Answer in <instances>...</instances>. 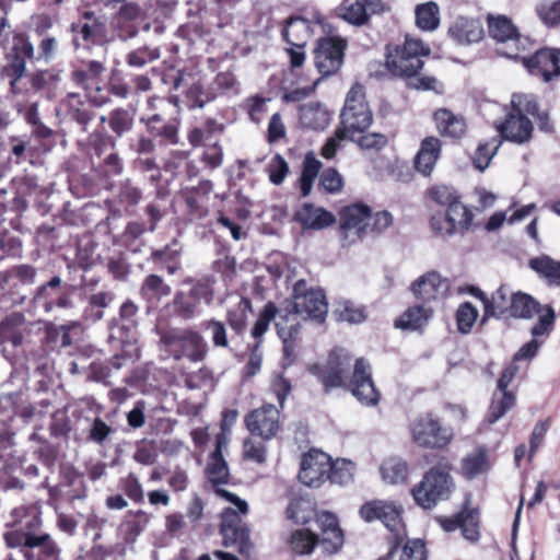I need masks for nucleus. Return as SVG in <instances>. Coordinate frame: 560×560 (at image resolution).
I'll list each match as a JSON object with an SVG mask.
<instances>
[{
    "label": "nucleus",
    "instance_id": "nucleus-2",
    "mask_svg": "<svg viewBox=\"0 0 560 560\" xmlns=\"http://www.w3.org/2000/svg\"><path fill=\"white\" fill-rule=\"evenodd\" d=\"M512 109L505 120L497 126L502 140L516 144L527 143L532 139L534 126L528 116L537 113V103L534 96L527 94H513Z\"/></svg>",
    "mask_w": 560,
    "mask_h": 560
},
{
    "label": "nucleus",
    "instance_id": "nucleus-41",
    "mask_svg": "<svg viewBox=\"0 0 560 560\" xmlns=\"http://www.w3.org/2000/svg\"><path fill=\"white\" fill-rule=\"evenodd\" d=\"M318 544V537L308 529H298L292 533L290 546L296 555H308Z\"/></svg>",
    "mask_w": 560,
    "mask_h": 560
},
{
    "label": "nucleus",
    "instance_id": "nucleus-63",
    "mask_svg": "<svg viewBox=\"0 0 560 560\" xmlns=\"http://www.w3.org/2000/svg\"><path fill=\"white\" fill-rule=\"evenodd\" d=\"M393 223V217L387 211H381L372 214V221H370V234L380 233L390 226Z\"/></svg>",
    "mask_w": 560,
    "mask_h": 560
},
{
    "label": "nucleus",
    "instance_id": "nucleus-42",
    "mask_svg": "<svg viewBox=\"0 0 560 560\" xmlns=\"http://www.w3.org/2000/svg\"><path fill=\"white\" fill-rule=\"evenodd\" d=\"M219 447L220 442L218 443V450L214 452L208 466L209 480L214 486L215 491L218 489H222L220 485L225 483L229 478L228 465L222 458Z\"/></svg>",
    "mask_w": 560,
    "mask_h": 560
},
{
    "label": "nucleus",
    "instance_id": "nucleus-27",
    "mask_svg": "<svg viewBox=\"0 0 560 560\" xmlns=\"http://www.w3.org/2000/svg\"><path fill=\"white\" fill-rule=\"evenodd\" d=\"M433 117L441 136L457 139L465 135L467 126L462 116L455 115L446 108H440Z\"/></svg>",
    "mask_w": 560,
    "mask_h": 560
},
{
    "label": "nucleus",
    "instance_id": "nucleus-17",
    "mask_svg": "<svg viewBox=\"0 0 560 560\" xmlns=\"http://www.w3.org/2000/svg\"><path fill=\"white\" fill-rule=\"evenodd\" d=\"M401 513L400 506L383 500L366 502L360 509V515L365 522L378 520L390 532H398L401 527Z\"/></svg>",
    "mask_w": 560,
    "mask_h": 560
},
{
    "label": "nucleus",
    "instance_id": "nucleus-45",
    "mask_svg": "<svg viewBox=\"0 0 560 560\" xmlns=\"http://www.w3.org/2000/svg\"><path fill=\"white\" fill-rule=\"evenodd\" d=\"M536 12L546 25H557L560 22V0H542Z\"/></svg>",
    "mask_w": 560,
    "mask_h": 560
},
{
    "label": "nucleus",
    "instance_id": "nucleus-19",
    "mask_svg": "<svg viewBox=\"0 0 560 560\" xmlns=\"http://www.w3.org/2000/svg\"><path fill=\"white\" fill-rule=\"evenodd\" d=\"M380 7V0H343L336 9V16L354 26L368 23L370 12Z\"/></svg>",
    "mask_w": 560,
    "mask_h": 560
},
{
    "label": "nucleus",
    "instance_id": "nucleus-12",
    "mask_svg": "<svg viewBox=\"0 0 560 560\" xmlns=\"http://www.w3.org/2000/svg\"><path fill=\"white\" fill-rule=\"evenodd\" d=\"M345 48L346 42L341 38H320L314 50V61L319 73L328 77L339 71L343 63Z\"/></svg>",
    "mask_w": 560,
    "mask_h": 560
},
{
    "label": "nucleus",
    "instance_id": "nucleus-6",
    "mask_svg": "<svg viewBox=\"0 0 560 560\" xmlns=\"http://www.w3.org/2000/svg\"><path fill=\"white\" fill-rule=\"evenodd\" d=\"M454 488L450 468L434 466L424 474L421 481L412 488V497L418 505L430 510L440 501L448 499Z\"/></svg>",
    "mask_w": 560,
    "mask_h": 560
},
{
    "label": "nucleus",
    "instance_id": "nucleus-24",
    "mask_svg": "<svg viewBox=\"0 0 560 560\" xmlns=\"http://www.w3.org/2000/svg\"><path fill=\"white\" fill-rule=\"evenodd\" d=\"M171 343L182 348V354L192 361H200L206 353L207 345L201 335L194 330H183L171 336Z\"/></svg>",
    "mask_w": 560,
    "mask_h": 560
},
{
    "label": "nucleus",
    "instance_id": "nucleus-55",
    "mask_svg": "<svg viewBox=\"0 0 560 560\" xmlns=\"http://www.w3.org/2000/svg\"><path fill=\"white\" fill-rule=\"evenodd\" d=\"M355 143L364 150H380L387 144V138L385 135L380 132H363L357 138Z\"/></svg>",
    "mask_w": 560,
    "mask_h": 560
},
{
    "label": "nucleus",
    "instance_id": "nucleus-5",
    "mask_svg": "<svg viewBox=\"0 0 560 560\" xmlns=\"http://www.w3.org/2000/svg\"><path fill=\"white\" fill-rule=\"evenodd\" d=\"M409 433L416 445L428 450H443L454 439L453 429L432 412H422L411 420Z\"/></svg>",
    "mask_w": 560,
    "mask_h": 560
},
{
    "label": "nucleus",
    "instance_id": "nucleus-14",
    "mask_svg": "<svg viewBox=\"0 0 560 560\" xmlns=\"http://www.w3.org/2000/svg\"><path fill=\"white\" fill-rule=\"evenodd\" d=\"M350 388L362 405L374 407L381 399L372 380L371 365L364 359H358L354 363Z\"/></svg>",
    "mask_w": 560,
    "mask_h": 560
},
{
    "label": "nucleus",
    "instance_id": "nucleus-31",
    "mask_svg": "<svg viewBox=\"0 0 560 560\" xmlns=\"http://www.w3.org/2000/svg\"><path fill=\"white\" fill-rule=\"evenodd\" d=\"M383 481L389 485L402 483L407 479L408 466L399 457H390L383 462L380 468Z\"/></svg>",
    "mask_w": 560,
    "mask_h": 560
},
{
    "label": "nucleus",
    "instance_id": "nucleus-22",
    "mask_svg": "<svg viewBox=\"0 0 560 560\" xmlns=\"http://www.w3.org/2000/svg\"><path fill=\"white\" fill-rule=\"evenodd\" d=\"M304 229L322 230L332 225L336 222L335 215L322 207H315L312 203H304L294 214Z\"/></svg>",
    "mask_w": 560,
    "mask_h": 560
},
{
    "label": "nucleus",
    "instance_id": "nucleus-15",
    "mask_svg": "<svg viewBox=\"0 0 560 560\" xmlns=\"http://www.w3.org/2000/svg\"><path fill=\"white\" fill-rule=\"evenodd\" d=\"M248 431L264 440H270L280 430V412L273 405H264L245 418Z\"/></svg>",
    "mask_w": 560,
    "mask_h": 560
},
{
    "label": "nucleus",
    "instance_id": "nucleus-4",
    "mask_svg": "<svg viewBox=\"0 0 560 560\" xmlns=\"http://www.w3.org/2000/svg\"><path fill=\"white\" fill-rule=\"evenodd\" d=\"M340 119L339 135L348 133L350 141H357L358 136L365 132L372 125L373 114L362 85L354 84L347 93Z\"/></svg>",
    "mask_w": 560,
    "mask_h": 560
},
{
    "label": "nucleus",
    "instance_id": "nucleus-32",
    "mask_svg": "<svg viewBox=\"0 0 560 560\" xmlns=\"http://www.w3.org/2000/svg\"><path fill=\"white\" fill-rule=\"evenodd\" d=\"M515 405V395L512 392L495 390L486 421L489 424L497 422Z\"/></svg>",
    "mask_w": 560,
    "mask_h": 560
},
{
    "label": "nucleus",
    "instance_id": "nucleus-35",
    "mask_svg": "<svg viewBox=\"0 0 560 560\" xmlns=\"http://www.w3.org/2000/svg\"><path fill=\"white\" fill-rule=\"evenodd\" d=\"M542 307L530 295L516 292L510 314L514 317L532 318L535 314L541 313Z\"/></svg>",
    "mask_w": 560,
    "mask_h": 560
},
{
    "label": "nucleus",
    "instance_id": "nucleus-23",
    "mask_svg": "<svg viewBox=\"0 0 560 560\" xmlns=\"http://www.w3.org/2000/svg\"><path fill=\"white\" fill-rule=\"evenodd\" d=\"M442 143L436 137H427L421 141L420 149L415 158L416 170L424 176L431 175L440 159Z\"/></svg>",
    "mask_w": 560,
    "mask_h": 560
},
{
    "label": "nucleus",
    "instance_id": "nucleus-20",
    "mask_svg": "<svg viewBox=\"0 0 560 560\" xmlns=\"http://www.w3.org/2000/svg\"><path fill=\"white\" fill-rule=\"evenodd\" d=\"M303 322H305L303 316L290 300H285L283 304L277 308L276 328L282 341L295 340L300 334Z\"/></svg>",
    "mask_w": 560,
    "mask_h": 560
},
{
    "label": "nucleus",
    "instance_id": "nucleus-34",
    "mask_svg": "<svg viewBox=\"0 0 560 560\" xmlns=\"http://www.w3.org/2000/svg\"><path fill=\"white\" fill-rule=\"evenodd\" d=\"M320 168L322 162L317 160L313 153H307L303 162L302 174L300 177L302 197H307L311 194L314 180Z\"/></svg>",
    "mask_w": 560,
    "mask_h": 560
},
{
    "label": "nucleus",
    "instance_id": "nucleus-7",
    "mask_svg": "<svg viewBox=\"0 0 560 560\" xmlns=\"http://www.w3.org/2000/svg\"><path fill=\"white\" fill-rule=\"evenodd\" d=\"M488 32L499 45V52L509 58H517L529 44L527 37L521 36L512 20L503 14H488Z\"/></svg>",
    "mask_w": 560,
    "mask_h": 560
},
{
    "label": "nucleus",
    "instance_id": "nucleus-53",
    "mask_svg": "<svg viewBox=\"0 0 560 560\" xmlns=\"http://www.w3.org/2000/svg\"><path fill=\"white\" fill-rule=\"evenodd\" d=\"M399 560H427L424 542L421 539L407 541L400 551Z\"/></svg>",
    "mask_w": 560,
    "mask_h": 560
},
{
    "label": "nucleus",
    "instance_id": "nucleus-62",
    "mask_svg": "<svg viewBox=\"0 0 560 560\" xmlns=\"http://www.w3.org/2000/svg\"><path fill=\"white\" fill-rule=\"evenodd\" d=\"M26 63L23 58L15 56L13 61L7 67L8 74L12 78L10 85L15 88L18 81L25 74Z\"/></svg>",
    "mask_w": 560,
    "mask_h": 560
},
{
    "label": "nucleus",
    "instance_id": "nucleus-39",
    "mask_svg": "<svg viewBox=\"0 0 560 560\" xmlns=\"http://www.w3.org/2000/svg\"><path fill=\"white\" fill-rule=\"evenodd\" d=\"M334 314L338 320L349 324H360L368 317L365 307L357 305L351 301L340 302Z\"/></svg>",
    "mask_w": 560,
    "mask_h": 560
},
{
    "label": "nucleus",
    "instance_id": "nucleus-56",
    "mask_svg": "<svg viewBox=\"0 0 560 560\" xmlns=\"http://www.w3.org/2000/svg\"><path fill=\"white\" fill-rule=\"evenodd\" d=\"M319 185L325 191L335 194L341 190L343 179L336 170L328 168L322 174Z\"/></svg>",
    "mask_w": 560,
    "mask_h": 560
},
{
    "label": "nucleus",
    "instance_id": "nucleus-11",
    "mask_svg": "<svg viewBox=\"0 0 560 560\" xmlns=\"http://www.w3.org/2000/svg\"><path fill=\"white\" fill-rule=\"evenodd\" d=\"M331 458L328 454L311 450L301 457L299 480L313 488L320 487L328 480Z\"/></svg>",
    "mask_w": 560,
    "mask_h": 560
},
{
    "label": "nucleus",
    "instance_id": "nucleus-46",
    "mask_svg": "<svg viewBox=\"0 0 560 560\" xmlns=\"http://www.w3.org/2000/svg\"><path fill=\"white\" fill-rule=\"evenodd\" d=\"M142 294L150 298H162L166 296L171 293V288L164 283L163 279L156 275H150L144 280V283L141 288Z\"/></svg>",
    "mask_w": 560,
    "mask_h": 560
},
{
    "label": "nucleus",
    "instance_id": "nucleus-61",
    "mask_svg": "<svg viewBox=\"0 0 560 560\" xmlns=\"http://www.w3.org/2000/svg\"><path fill=\"white\" fill-rule=\"evenodd\" d=\"M343 140H349L348 133L339 135V128L335 131L334 136L327 140L325 145L322 149V155L325 159H331L335 156L340 143Z\"/></svg>",
    "mask_w": 560,
    "mask_h": 560
},
{
    "label": "nucleus",
    "instance_id": "nucleus-58",
    "mask_svg": "<svg viewBox=\"0 0 560 560\" xmlns=\"http://www.w3.org/2000/svg\"><path fill=\"white\" fill-rule=\"evenodd\" d=\"M270 387L282 407L287 396L291 393V383L282 374H275Z\"/></svg>",
    "mask_w": 560,
    "mask_h": 560
},
{
    "label": "nucleus",
    "instance_id": "nucleus-44",
    "mask_svg": "<svg viewBox=\"0 0 560 560\" xmlns=\"http://www.w3.org/2000/svg\"><path fill=\"white\" fill-rule=\"evenodd\" d=\"M478 310L469 302L460 304L456 312L457 328L462 334H468L478 318Z\"/></svg>",
    "mask_w": 560,
    "mask_h": 560
},
{
    "label": "nucleus",
    "instance_id": "nucleus-36",
    "mask_svg": "<svg viewBox=\"0 0 560 560\" xmlns=\"http://www.w3.org/2000/svg\"><path fill=\"white\" fill-rule=\"evenodd\" d=\"M355 472V465L348 459L338 458L331 460V469H329V477L332 483L346 486L353 481Z\"/></svg>",
    "mask_w": 560,
    "mask_h": 560
},
{
    "label": "nucleus",
    "instance_id": "nucleus-52",
    "mask_svg": "<svg viewBox=\"0 0 560 560\" xmlns=\"http://www.w3.org/2000/svg\"><path fill=\"white\" fill-rule=\"evenodd\" d=\"M268 173L270 182L280 185L289 173V165L280 154H276L268 164Z\"/></svg>",
    "mask_w": 560,
    "mask_h": 560
},
{
    "label": "nucleus",
    "instance_id": "nucleus-30",
    "mask_svg": "<svg viewBox=\"0 0 560 560\" xmlns=\"http://www.w3.org/2000/svg\"><path fill=\"white\" fill-rule=\"evenodd\" d=\"M416 24L425 32L435 31L440 26V8L436 2L428 1L416 7Z\"/></svg>",
    "mask_w": 560,
    "mask_h": 560
},
{
    "label": "nucleus",
    "instance_id": "nucleus-33",
    "mask_svg": "<svg viewBox=\"0 0 560 560\" xmlns=\"http://www.w3.org/2000/svg\"><path fill=\"white\" fill-rule=\"evenodd\" d=\"M300 119L305 127L319 130L329 124V114L318 104H308L301 108Z\"/></svg>",
    "mask_w": 560,
    "mask_h": 560
},
{
    "label": "nucleus",
    "instance_id": "nucleus-57",
    "mask_svg": "<svg viewBox=\"0 0 560 560\" xmlns=\"http://www.w3.org/2000/svg\"><path fill=\"white\" fill-rule=\"evenodd\" d=\"M432 199L439 205L446 206L450 208V205L458 201V196L456 191L448 186L442 185L436 186L431 190Z\"/></svg>",
    "mask_w": 560,
    "mask_h": 560
},
{
    "label": "nucleus",
    "instance_id": "nucleus-10",
    "mask_svg": "<svg viewBox=\"0 0 560 560\" xmlns=\"http://www.w3.org/2000/svg\"><path fill=\"white\" fill-rule=\"evenodd\" d=\"M301 313L304 320L323 324L328 314V304L324 292L319 289H306V282L298 281L293 288V299L290 300Z\"/></svg>",
    "mask_w": 560,
    "mask_h": 560
},
{
    "label": "nucleus",
    "instance_id": "nucleus-49",
    "mask_svg": "<svg viewBox=\"0 0 560 560\" xmlns=\"http://www.w3.org/2000/svg\"><path fill=\"white\" fill-rule=\"evenodd\" d=\"M459 528H462L463 535L466 539L475 541L478 539V520L477 512L474 509H465L462 511V521Z\"/></svg>",
    "mask_w": 560,
    "mask_h": 560
},
{
    "label": "nucleus",
    "instance_id": "nucleus-38",
    "mask_svg": "<svg viewBox=\"0 0 560 560\" xmlns=\"http://www.w3.org/2000/svg\"><path fill=\"white\" fill-rule=\"evenodd\" d=\"M314 515V504L310 499H293L288 509L287 516L294 523L305 524L312 520Z\"/></svg>",
    "mask_w": 560,
    "mask_h": 560
},
{
    "label": "nucleus",
    "instance_id": "nucleus-3",
    "mask_svg": "<svg viewBox=\"0 0 560 560\" xmlns=\"http://www.w3.org/2000/svg\"><path fill=\"white\" fill-rule=\"evenodd\" d=\"M431 52L429 46L422 40L406 36L402 45L387 48L386 68L397 77L415 78L423 67V57Z\"/></svg>",
    "mask_w": 560,
    "mask_h": 560
},
{
    "label": "nucleus",
    "instance_id": "nucleus-37",
    "mask_svg": "<svg viewBox=\"0 0 560 560\" xmlns=\"http://www.w3.org/2000/svg\"><path fill=\"white\" fill-rule=\"evenodd\" d=\"M250 308L252 304L249 300L245 298L238 299V301L229 308L228 322L235 332L238 334L244 330Z\"/></svg>",
    "mask_w": 560,
    "mask_h": 560
},
{
    "label": "nucleus",
    "instance_id": "nucleus-60",
    "mask_svg": "<svg viewBox=\"0 0 560 560\" xmlns=\"http://www.w3.org/2000/svg\"><path fill=\"white\" fill-rule=\"evenodd\" d=\"M159 57V55L148 48H141L135 51H131L128 55V63L132 67H142L148 61L154 60Z\"/></svg>",
    "mask_w": 560,
    "mask_h": 560
},
{
    "label": "nucleus",
    "instance_id": "nucleus-64",
    "mask_svg": "<svg viewBox=\"0 0 560 560\" xmlns=\"http://www.w3.org/2000/svg\"><path fill=\"white\" fill-rule=\"evenodd\" d=\"M244 454L247 458L264 463L266 460V450L261 444H256L250 440L244 442Z\"/></svg>",
    "mask_w": 560,
    "mask_h": 560
},
{
    "label": "nucleus",
    "instance_id": "nucleus-26",
    "mask_svg": "<svg viewBox=\"0 0 560 560\" xmlns=\"http://www.w3.org/2000/svg\"><path fill=\"white\" fill-rule=\"evenodd\" d=\"M285 42L293 47H305L314 35L313 23L304 18H290L282 31Z\"/></svg>",
    "mask_w": 560,
    "mask_h": 560
},
{
    "label": "nucleus",
    "instance_id": "nucleus-8",
    "mask_svg": "<svg viewBox=\"0 0 560 560\" xmlns=\"http://www.w3.org/2000/svg\"><path fill=\"white\" fill-rule=\"evenodd\" d=\"M371 209L366 205L354 203L345 207L339 213V234L343 247L351 246L370 235Z\"/></svg>",
    "mask_w": 560,
    "mask_h": 560
},
{
    "label": "nucleus",
    "instance_id": "nucleus-21",
    "mask_svg": "<svg viewBox=\"0 0 560 560\" xmlns=\"http://www.w3.org/2000/svg\"><path fill=\"white\" fill-rule=\"evenodd\" d=\"M472 293L476 298H479L482 301L486 316H501L508 313L510 314L512 304L514 303V295L516 294L506 285H501L492 294L491 299H488L479 289H475Z\"/></svg>",
    "mask_w": 560,
    "mask_h": 560
},
{
    "label": "nucleus",
    "instance_id": "nucleus-50",
    "mask_svg": "<svg viewBox=\"0 0 560 560\" xmlns=\"http://www.w3.org/2000/svg\"><path fill=\"white\" fill-rule=\"evenodd\" d=\"M174 305L176 313L185 318H192L197 312L198 302L191 298L190 294L186 295L183 292H178L174 299Z\"/></svg>",
    "mask_w": 560,
    "mask_h": 560
},
{
    "label": "nucleus",
    "instance_id": "nucleus-43",
    "mask_svg": "<svg viewBox=\"0 0 560 560\" xmlns=\"http://www.w3.org/2000/svg\"><path fill=\"white\" fill-rule=\"evenodd\" d=\"M500 143L501 141L492 139L491 141L478 145L472 158L474 165L477 170L482 172L489 166L492 158L499 150Z\"/></svg>",
    "mask_w": 560,
    "mask_h": 560
},
{
    "label": "nucleus",
    "instance_id": "nucleus-40",
    "mask_svg": "<svg viewBox=\"0 0 560 560\" xmlns=\"http://www.w3.org/2000/svg\"><path fill=\"white\" fill-rule=\"evenodd\" d=\"M530 267L541 276H544L549 283L560 284V262L555 261L548 256L534 258L529 262Z\"/></svg>",
    "mask_w": 560,
    "mask_h": 560
},
{
    "label": "nucleus",
    "instance_id": "nucleus-1",
    "mask_svg": "<svg viewBox=\"0 0 560 560\" xmlns=\"http://www.w3.org/2000/svg\"><path fill=\"white\" fill-rule=\"evenodd\" d=\"M217 494L231 504L221 514L220 532L223 545L247 553L250 549L249 532L243 522V516L248 513L247 502L226 489H218Z\"/></svg>",
    "mask_w": 560,
    "mask_h": 560
},
{
    "label": "nucleus",
    "instance_id": "nucleus-59",
    "mask_svg": "<svg viewBox=\"0 0 560 560\" xmlns=\"http://www.w3.org/2000/svg\"><path fill=\"white\" fill-rule=\"evenodd\" d=\"M206 328L211 331L212 341L215 347L226 348L229 346L226 329L222 322L210 319L207 322Z\"/></svg>",
    "mask_w": 560,
    "mask_h": 560
},
{
    "label": "nucleus",
    "instance_id": "nucleus-29",
    "mask_svg": "<svg viewBox=\"0 0 560 560\" xmlns=\"http://www.w3.org/2000/svg\"><path fill=\"white\" fill-rule=\"evenodd\" d=\"M433 313V308L425 305L409 307L395 320V327L409 330L422 329L432 318Z\"/></svg>",
    "mask_w": 560,
    "mask_h": 560
},
{
    "label": "nucleus",
    "instance_id": "nucleus-16",
    "mask_svg": "<svg viewBox=\"0 0 560 560\" xmlns=\"http://www.w3.org/2000/svg\"><path fill=\"white\" fill-rule=\"evenodd\" d=\"M523 65L533 74L545 82L560 75V49L541 48L532 57H522Z\"/></svg>",
    "mask_w": 560,
    "mask_h": 560
},
{
    "label": "nucleus",
    "instance_id": "nucleus-9",
    "mask_svg": "<svg viewBox=\"0 0 560 560\" xmlns=\"http://www.w3.org/2000/svg\"><path fill=\"white\" fill-rule=\"evenodd\" d=\"M472 219V212L458 200L450 205L445 212L434 213L430 226L435 235L451 237L469 230Z\"/></svg>",
    "mask_w": 560,
    "mask_h": 560
},
{
    "label": "nucleus",
    "instance_id": "nucleus-54",
    "mask_svg": "<svg viewBox=\"0 0 560 560\" xmlns=\"http://www.w3.org/2000/svg\"><path fill=\"white\" fill-rule=\"evenodd\" d=\"M26 547L27 548H40V550L47 555L52 556L56 552V545L52 541L49 534L34 535L27 533L26 535Z\"/></svg>",
    "mask_w": 560,
    "mask_h": 560
},
{
    "label": "nucleus",
    "instance_id": "nucleus-51",
    "mask_svg": "<svg viewBox=\"0 0 560 560\" xmlns=\"http://www.w3.org/2000/svg\"><path fill=\"white\" fill-rule=\"evenodd\" d=\"M325 552L335 553L343 545V534L340 527L329 529L326 533H322V539L318 540Z\"/></svg>",
    "mask_w": 560,
    "mask_h": 560
},
{
    "label": "nucleus",
    "instance_id": "nucleus-13",
    "mask_svg": "<svg viewBox=\"0 0 560 560\" xmlns=\"http://www.w3.org/2000/svg\"><path fill=\"white\" fill-rule=\"evenodd\" d=\"M410 291L417 300L422 302H439L450 296L451 282L439 272L429 271L411 283Z\"/></svg>",
    "mask_w": 560,
    "mask_h": 560
},
{
    "label": "nucleus",
    "instance_id": "nucleus-28",
    "mask_svg": "<svg viewBox=\"0 0 560 560\" xmlns=\"http://www.w3.org/2000/svg\"><path fill=\"white\" fill-rule=\"evenodd\" d=\"M489 469L490 460L486 446L475 447L463 457L460 463V471L468 479L486 474Z\"/></svg>",
    "mask_w": 560,
    "mask_h": 560
},
{
    "label": "nucleus",
    "instance_id": "nucleus-47",
    "mask_svg": "<svg viewBox=\"0 0 560 560\" xmlns=\"http://www.w3.org/2000/svg\"><path fill=\"white\" fill-rule=\"evenodd\" d=\"M276 305L273 303H267L264 310L260 312L258 319L256 320L252 329V336L256 339L262 337L265 332L268 330L270 322L276 319Z\"/></svg>",
    "mask_w": 560,
    "mask_h": 560
},
{
    "label": "nucleus",
    "instance_id": "nucleus-18",
    "mask_svg": "<svg viewBox=\"0 0 560 560\" xmlns=\"http://www.w3.org/2000/svg\"><path fill=\"white\" fill-rule=\"evenodd\" d=\"M351 366V355L345 349H336L330 352L326 366L319 377L326 389L343 385L345 373Z\"/></svg>",
    "mask_w": 560,
    "mask_h": 560
},
{
    "label": "nucleus",
    "instance_id": "nucleus-48",
    "mask_svg": "<svg viewBox=\"0 0 560 560\" xmlns=\"http://www.w3.org/2000/svg\"><path fill=\"white\" fill-rule=\"evenodd\" d=\"M541 313L539 314L538 322L532 328V335L534 337H539L544 335H548L555 324L556 313L550 305H545Z\"/></svg>",
    "mask_w": 560,
    "mask_h": 560
},
{
    "label": "nucleus",
    "instance_id": "nucleus-25",
    "mask_svg": "<svg viewBox=\"0 0 560 560\" xmlns=\"http://www.w3.org/2000/svg\"><path fill=\"white\" fill-rule=\"evenodd\" d=\"M450 35L460 45L478 43L485 35L482 23L477 19L460 16L450 27Z\"/></svg>",
    "mask_w": 560,
    "mask_h": 560
}]
</instances>
